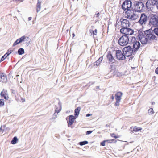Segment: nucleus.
I'll return each mask as SVG.
<instances>
[{"label":"nucleus","mask_w":158,"mask_h":158,"mask_svg":"<svg viewBox=\"0 0 158 158\" xmlns=\"http://www.w3.org/2000/svg\"><path fill=\"white\" fill-rule=\"evenodd\" d=\"M91 115H92V114H90L88 113L86 114V116L87 117H89V116H91Z\"/></svg>","instance_id":"nucleus-48"},{"label":"nucleus","mask_w":158,"mask_h":158,"mask_svg":"<svg viewBox=\"0 0 158 158\" xmlns=\"http://www.w3.org/2000/svg\"><path fill=\"white\" fill-rule=\"evenodd\" d=\"M151 103L152 105H153L155 104V103L154 102H152Z\"/></svg>","instance_id":"nucleus-54"},{"label":"nucleus","mask_w":158,"mask_h":158,"mask_svg":"<svg viewBox=\"0 0 158 158\" xmlns=\"http://www.w3.org/2000/svg\"><path fill=\"white\" fill-rule=\"evenodd\" d=\"M131 9H129V10H127L125 12V17L127 19H129L133 11L131 10Z\"/></svg>","instance_id":"nucleus-18"},{"label":"nucleus","mask_w":158,"mask_h":158,"mask_svg":"<svg viewBox=\"0 0 158 158\" xmlns=\"http://www.w3.org/2000/svg\"><path fill=\"white\" fill-rule=\"evenodd\" d=\"M73 1H74V0H72Z\"/></svg>","instance_id":"nucleus-59"},{"label":"nucleus","mask_w":158,"mask_h":158,"mask_svg":"<svg viewBox=\"0 0 158 158\" xmlns=\"http://www.w3.org/2000/svg\"><path fill=\"white\" fill-rule=\"evenodd\" d=\"M103 60L102 57H100L95 62L94 65H96V66H98L99 65L100 63Z\"/></svg>","instance_id":"nucleus-26"},{"label":"nucleus","mask_w":158,"mask_h":158,"mask_svg":"<svg viewBox=\"0 0 158 158\" xmlns=\"http://www.w3.org/2000/svg\"><path fill=\"white\" fill-rule=\"evenodd\" d=\"M146 8L148 10H152L155 8H157L156 0H147L145 3Z\"/></svg>","instance_id":"nucleus-6"},{"label":"nucleus","mask_w":158,"mask_h":158,"mask_svg":"<svg viewBox=\"0 0 158 158\" xmlns=\"http://www.w3.org/2000/svg\"><path fill=\"white\" fill-rule=\"evenodd\" d=\"M18 141V139L16 136H15L11 141V143L12 144H15Z\"/></svg>","instance_id":"nucleus-28"},{"label":"nucleus","mask_w":158,"mask_h":158,"mask_svg":"<svg viewBox=\"0 0 158 158\" xmlns=\"http://www.w3.org/2000/svg\"><path fill=\"white\" fill-rule=\"evenodd\" d=\"M124 53H122L120 50H117L116 51V56L118 60H124L126 59V55Z\"/></svg>","instance_id":"nucleus-10"},{"label":"nucleus","mask_w":158,"mask_h":158,"mask_svg":"<svg viewBox=\"0 0 158 158\" xmlns=\"http://www.w3.org/2000/svg\"><path fill=\"white\" fill-rule=\"evenodd\" d=\"M7 95H5L3 97H4V98L6 100L8 99L9 98V97H7L6 96Z\"/></svg>","instance_id":"nucleus-49"},{"label":"nucleus","mask_w":158,"mask_h":158,"mask_svg":"<svg viewBox=\"0 0 158 158\" xmlns=\"http://www.w3.org/2000/svg\"><path fill=\"white\" fill-rule=\"evenodd\" d=\"M94 82H93V83H92V84H94Z\"/></svg>","instance_id":"nucleus-60"},{"label":"nucleus","mask_w":158,"mask_h":158,"mask_svg":"<svg viewBox=\"0 0 158 158\" xmlns=\"http://www.w3.org/2000/svg\"><path fill=\"white\" fill-rule=\"evenodd\" d=\"M106 57L107 60L109 61L110 64H112L115 62V60L114 59L113 56L112 55L111 52H109L108 53L106 56Z\"/></svg>","instance_id":"nucleus-15"},{"label":"nucleus","mask_w":158,"mask_h":158,"mask_svg":"<svg viewBox=\"0 0 158 158\" xmlns=\"http://www.w3.org/2000/svg\"><path fill=\"white\" fill-rule=\"evenodd\" d=\"M24 53V50L22 48H20L18 50L17 54H18L19 55H22Z\"/></svg>","instance_id":"nucleus-27"},{"label":"nucleus","mask_w":158,"mask_h":158,"mask_svg":"<svg viewBox=\"0 0 158 158\" xmlns=\"http://www.w3.org/2000/svg\"><path fill=\"white\" fill-rule=\"evenodd\" d=\"M11 92L13 94H15L16 92V91L15 90L11 89Z\"/></svg>","instance_id":"nucleus-47"},{"label":"nucleus","mask_w":158,"mask_h":158,"mask_svg":"<svg viewBox=\"0 0 158 158\" xmlns=\"http://www.w3.org/2000/svg\"><path fill=\"white\" fill-rule=\"evenodd\" d=\"M7 57V56L5 54L2 57L0 62H1L3 61Z\"/></svg>","instance_id":"nucleus-36"},{"label":"nucleus","mask_w":158,"mask_h":158,"mask_svg":"<svg viewBox=\"0 0 158 158\" xmlns=\"http://www.w3.org/2000/svg\"><path fill=\"white\" fill-rule=\"evenodd\" d=\"M88 143V142L87 141H83L80 142L79 143V144L81 146H83L87 144Z\"/></svg>","instance_id":"nucleus-30"},{"label":"nucleus","mask_w":158,"mask_h":158,"mask_svg":"<svg viewBox=\"0 0 158 158\" xmlns=\"http://www.w3.org/2000/svg\"><path fill=\"white\" fill-rule=\"evenodd\" d=\"M134 49L132 48L131 45H128L123 48L122 49L123 52L125 53L126 56L127 57H129L131 56H131L133 57L134 56L136 53L137 52H134Z\"/></svg>","instance_id":"nucleus-2"},{"label":"nucleus","mask_w":158,"mask_h":158,"mask_svg":"<svg viewBox=\"0 0 158 158\" xmlns=\"http://www.w3.org/2000/svg\"><path fill=\"white\" fill-rule=\"evenodd\" d=\"M130 129L131 130V131H135V132L139 131H141L142 130V128L140 127H138L136 126H135L134 127H130Z\"/></svg>","instance_id":"nucleus-22"},{"label":"nucleus","mask_w":158,"mask_h":158,"mask_svg":"<svg viewBox=\"0 0 158 158\" xmlns=\"http://www.w3.org/2000/svg\"><path fill=\"white\" fill-rule=\"evenodd\" d=\"M13 52V50H8L7 52L5 54L7 56H8L12 52Z\"/></svg>","instance_id":"nucleus-35"},{"label":"nucleus","mask_w":158,"mask_h":158,"mask_svg":"<svg viewBox=\"0 0 158 158\" xmlns=\"http://www.w3.org/2000/svg\"><path fill=\"white\" fill-rule=\"evenodd\" d=\"M3 130L2 129V127H1L0 128V132H2V131H3Z\"/></svg>","instance_id":"nucleus-52"},{"label":"nucleus","mask_w":158,"mask_h":158,"mask_svg":"<svg viewBox=\"0 0 158 158\" xmlns=\"http://www.w3.org/2000/svg\"><path fill=\"white\" fill-rule=\"evenodd\" d=\"M111 136L112 137H113L115 139H117L119 138V136H116L115 134L114 133H112L111 134Z\"/></svg>","instance_id":"nucleus-37"},{"label":"nucleus","mask_w":158,"mask_h":158,"mask_svg":"<svg viewBox=\"0 0 158 158\" xmlns=\"http://www.w3.org/2000/svg\"><path fill=\"white\" fill-rule=\"evenodd\" d=\"M6 95V94L2 92H1L0 93V95L2 97H3Z\"/></svg>","instance_id":"nucleus-45"},{"label":"nucleus","mask_w":158,"mask_h":158,"mask_svg":"<svg viewBox=\"0 0 158 158\" xmlns=\"http://www.w3.org/2000/svg\"><path fill=\"white\" fill-rule=\"evenodd\" d=\"M72 35H73V37H74L75 36V34L74 33H73Z\"/></svg>","instance_id":"nucleus-57"},{"label":"nucleus","mask_w":158,"mask_h":158,"mask_svg":"<svg viewBox=\"0 0 158 158\" xmlns=\"http://www.w3.org/2000/svg\"><path fill=\"white\" fill-rule=\"evenodd\" d=\"M137 31L138 34V38L139 39L142 38V37L145 36V35H144V33L141 29H139V30H137Z\"/></svg>","instance_id":"nucleus-23"},{"label":"nucleus","mask_w":158,"mask_h":158,"mask_svg":"<svg viewBox=\"0 0 158 158\" xmlns=\"http://www.w3.org/2000/svg\"><path fill=\"white\" fill-rule=\"evenodd\" d=\"M139 40L143 44H147L148 41V38L145 37V36L142 37V38H140Z\"/></svg>","instance_id":"nucleus-19"},{"label":"nucleus","mask_w":158,"mask_h":158,"mask_svg":"<svg viewBox=\"0 0 158 158\" xmlns=\"http://www.w3.org/2000/svg\"><path fill=\"white\" fill-rule=\"evenodd\" d=\"M13 1H20L21 2H22L21 0H13Z\"/></svg>","instance_id":"nucleus-58"},{"label":"nucleus","mask_w":158,"mask_h":158,"mask_svg":"<svg viewBox=\"0 0 158 158\" xmlns=\"http://www.w3.org/2000/svg\"><path fill=\"white\" fill-rule=\"evenodd\" d=\"M144 34L146 35V38L149 40L155 39L156 36L153 33V31L151 29H149L144 31Z\"/></svg>","instance_id":"nucleus-9"},{"label":"nucleus","mask_w":158,"mask_h":158,"mask_svg":"<svg viewBox=\"0 0 158 158\" xmlns=\"http://www.w3.org/2000/svg\"><path fill=\"white\" fill-rule=\"evenodd\" d=\"M58 106L59 107V109H58V107H57L56 106L55 111L57 113H59L61 110V106L60 102L58 103Z\"/></svg>","instance_id":"nucleus-24"},{"label":"nucleus","mask_w":158,"mask_h":158,"mask_svg":"<svg viewBox=\"0 0 158 158\" xmlns=\"http://www.w3.org/2000/svg\"><path fill=\"white\" fill-rule=\"evenodd\" d=\"M31 19H32L31 17H28V21H30L31 20Z\"/></svg>","instance_id":"nucleus-51"},{"label":"nucleus","mask_w":158,"mask_h":158,"mask_svg":"<svg viewBox=\"0 0 158 158\" xmlns=\"http://www.w3.org/2000/svg\"><path fill=\"white\" fill-rule=\"evenodd\" d=\"M96 89H99V86H97L96 87Z\"/></svg>","instance_id":"nucleus-55"},{"label":"nucleus","mask_w":158,"mask_h":158,"mask_svg":"<svg viewBox=\"0 0 158 158\" xmlns=\"http://www.w3.org/2000/svg\"><path fill=\"white\" fill-rule=\"evenodd\" d=\"M154 112L152 108H151L148 110V113L149 115H152L154 114Z\"/></svg>","instance_id":"nucleus-32"},{"label":"nucleus","mask_w":158,"mask_h":158,"mask_svg":"<svg viewBox=\"0 0 158 158\" xmlns=\"http://www.w3.org/2000/svg\"><path fill=\"white\" fill-rule=\"evenodd\" d=\"M141 1H135L133 0V6L131 8L133 12H142L146 9L145 2Z\"/></svg>","instance_id":"nucleus-1"},{"label":"nucleus","mask_w":158,"mask_h":158,"mask_svg":"<svg viewBox=\"0 0 158 158\" xmlns=\"http://www.w3.org/2000/svg\"><path fill=\"white\" fill-rule=\"evenodd\" d=\"M105 126L106 127H108L109 126V125L108 124H106Z\"/></svg>","instance_id":"nucleus-56"},{"label":"nucleus","mask_w":158,"mask_h":158,"mask_svg":"<svg viewBox=\"0 0 158 158\" xmlns=\"http://www.w3.org/2000/svg\"><path fill=\"white\" fill-rule=\"evenodd\" d=\"M26 38L28 39V38H26L25 36H23L18 39L14 43L12 46L14 47L19 44L23 42L25 40Z\"/></svg>","instance_id":"nucleus-16"},{"label":"nucleus","mask_w":158,"mask_h":158,"mask_svg":"<svg viewBox=\"0 0 158 158\" xmlns=\"http://www.w3.org/2000/svg\"><path fill=\"white\" fill-rule=\"evenodd\" d=\"M138 16L134 13H132L130 17L129 18L131 20H135L137 19Z\"/></svg>","instance_id":"nucleus-25"},{"label":"nucleus","mask_w":158,"mask_h":158,"mask_svg":"<svg viewBox=\"0 0 158 158\" xmlns=\"http://www.w3.org/2000/svg\"><path fill=\"white\" fill-rule=\"evenodd\" d=\"M122 95L123 93L121 92H118L115 94V97L116 101L115 103V106H118L119 105V102L121 101Z\"/></svg>","instance_id":"nucleus-14"},{"label":"nucleus","mask_w":158,"mask_h":158,"mask_svg":"<svg viewBox=\"0 0 158 158\" xmlns=\"http://www.w3.org/2000/svg\"><path fill=\"white\" fill-rule=\"evenodd\" d=\"M7 77L6 74L4 73H0V82L2 83H6Z\"/></svg>","instance_id":"nucleus-17"},{"label":"nucleus","mask_w":158,"mask_h":158,"mask_svg":"<svg viewBox=\"0 0 158 158\" xmlns=\"http://www.w3.org/2000/svg\"><path fill=\"white\" fill-rule=\"evenodd\" d=\"M76 118L75 116H74L73 115H71L66 118V119L67 120L68 127H70L73 125L74 120L76 119Z\"/></svg>","instance_id":"nucleus-12"},{"label":"nucleus","mask_w":158,"mask_h":158,"mask_svg":"<svg viewBox=\"0 0 158 158\" xmlns=\"http://www.w3.org/2000/svg\"><path fill=\"white\" fill-rule=\"evenodd\" d=\"M155 73L157 74H158V67H157L155 69Z\"/></svg>","instance_id":"nucleus-43"},{"label":"nucleus","mask_w":158,"mask_h":158,"mask_svg":"<svg viewBox=\"0 0 158 158\" xmlns=\"http://www.w3.org/2000/svg\"><path fill=\"white\" fill-rule=\"evenodd\" d=\"M26 38H28V39H25V40L23 41L25 42V44H26L27 46H28L30 42V40H29V38L25 36Z\"/></svg>","instance_id":"nucleus-31"},{"label":"nucleus","mask_w":158,"mask_h":158,"mask_svg":"<svg viewBox=\"0 0 158 158\" xmlns=\"http://www.w3.org/2000/svg\"><path fill=\"white\" fill-rule=\"evenodd\" d=\"M111 98L112 100H113L114 99V97L113 95H112V96H111Z\"/></svg>","instance_id":"nucleus-53"},{"label":"nucleus","mask_w":158,"mask_h":158,"mask_svg":"<svg viewBox=\"0 0 158 158\" xmlns=\"http://www.w3.org/2000/svg\"><path fill=\"white\" fill-rule=\"evenodd\" d=\"M133 4V0H125L123 3L121 5V8L123 10L125 11L127 10L131 9L132 8V4Z\"/></svg>","instance_id":"nucleus-5"},{"label":"nucleus","mask_w":158,"mask_h":158,"mask_svg":"<svg viewBox=\"0 0 158 158\" xmlns=\"http://www.w3.org/2000/svg\"><path fill=\"white\" fill-rule=\"evenodd\" d=\"M120 21L121 23L122 28H125L130 26V23L128 20L121 18L120 19Z\"/></svg>","instance_id":"nucleus-13"},{"label":"nucleus","mask_w":158,"mask_h":158,"mask_svg":"<svg viewBox=\"0 0 158 158\" xmlns=\"http://www.w3.org/2000/svg\"><path fill=\"white\" fill-rule=\"evenodd\" d=\"M95 15H96V17L98 19L99 18V16L100 15V14L99 12H98L97 13L95 14Z\"/></svg>","instance_id":"nucleus-44"},{"label":"nucleus","mask_w":158,"mask_h":158,"mask_svg":"<svg viewBox=\"0 0 158 158\" xmlns=\"http://www.w3.org/2000/svg\"><path fill=\"white\" fill-rule=\"evenodd\" d=\"M42 3V1L41 0H38L37 3L36 5V11L38 13L40 10L41 8V4Z\"/></svg>","instance_id":"nucleus-21"},{"label":"nucleus","mask_w":158,"mask_h":158,"mask_svg":"<svg viewBox=\"0 0 158 158\" xmlns=\"http://www.w3.org/2000/svg\"><path fill=\"white\" fill-rule=\"evenodd\" d=\"M149 18L150 19L149 21V25L155 27L158 26V15H151L150 16Z\"/></svg>","instance_id":"nucleus-8"},{"label":"nucleus","mask_w":158,"mask_h":158,"mask_svg":"<svg viewBox=\"0 0 158 158\" xmlns=\"http://www.w3.org/2000/svg\"><path fill=\"white\" fill-rule=\"evenodd\" d=\"M148 16L145 13L141 14L138 23L141 25L145 24L148 20Z\"/></svg>","instance_id":"nucleus-11"},{"label":"nucleus","mask_w":158,"mask_h":158,"mask_svg":"<svg viewBox=\"0 0 158 158\" xmlns=\"http://www.w3.org/2000/svg\"><path fill=\"white\" fill-rule=\"evenodd\" d=\"M136 30L135 31H134V34L133 35H136V34H138L137 31V30Z\"/></svg>","instance_id":"nucleus-46"},{"label":"nucleus","mask_w":158,"mask_h":158,"mask_svg":"<svg viewBox=\"0 0 158 158\" xmlns=\"http://www.w3.org/2000/svg\"><path fill=\"white\" fill-rule=\"evenodd\" d=\"M131 36L128 37L123 35L121 37L118 41L119 44L122 46H125L129 44L130 39Z\"/></svg>","instance_id":"nucleus-4"},{"label":"nucleus","mask_w":158,"mask_h":158,"mask_svg":"<svg viewBox=\"0 0 158 158\" xmlns=\"http://www.w3.org/2000/svg\"><path fill=\"white\" fill-rule=\"evenodd\" d=\"M105 141H106V142H107L109 143H114L116 142V140L114 139L106 140Z\"/></svg>","instance_id":"nucleus-33"},{"label":"nucleus","mask_w":158,"mask_h":158,"mask_svg":"<svg viewBox=\"0 0 158 158\" xmlns=\"http://www.w3.org/2000/svg\"><path fill=\"white\" fill-rule=\"evenodd\" d=\"M81 108L80 107H78L76 108L74 110V115L76 117H77L79 114L80 111L81 110Z\"/></svg>","instance_id":"nucleus-20"},{"label":"nucleus","mask_w":158,"mask_h":158,"mask_svg":"<svg viewBox=\"0 0 158 158\" xmlns=\"http://www.w3.org/2000/svg\"><path fill=\"white\" fill-rule=\"evenodd\" d=\"M106 142V141L105 140H104L102 142L100 143V145L102 146H104L105 145V143Z\"/></svg>","instance_id":"nucleus-40"},{"label":"nucleus","mask_w":158,"mask_h":158,"mask_svg":"<svg viewBox=\"0 0 158 158\" xmlns=\"http://www.w3.org/2000/svg\"><path fill=\"white\" fill-rule=\"evenodd\" d=\"M89 32L91 34V35L93 34L94 35H96L97 33V29H96L94 30L92 29H90Z\"/></svg>","instance_id":"nucleus-29"},{"label":"nucleus","mask_w":158,"mask_h":158,"mask_svg":"<svg viewBox=\"0 0 158 158\" xmlns=\"http://www.w3.org/2000/svg\"><path fill=\"white\" fill-rule=\"evenodd\" d=\"M120 32L123 35L128 37L129 35H132L134 34V30L128 27L122 28L120 29Z\"/></svg>","instance_id":"nucleus-7"},{"label":"nucleus","mask_w":158,"mask_h":158,"mask_svg":"<svg viewBox=\"0 0 158 158\" xmlns=\"http://www.w3.org/2000/svg\"><path fill=\"white\" fill-rule=\"evenodd\" d=\"M157 4V9H158V0H156Z\"/></svg>","instance_id":"nucleus-50"},{"label":"nucleus","mask_w":158,"mask_h":158,"mask_svg":"<svg viewBox=\"0 0 158 158\" xmlns=\"http://www.w3.org/2000/svg\"><path fill=\"white\" fill-rule=\"evenodd\" d=\"M4 105V102L3 99H0V106H3Z\"/></svg>","instance_id":"nucleus-38"},{"label":"nucleus","mask_w":158,"mask_h":158,"mask_svg":"<svg viewBox=\"0 0 158 158\" xmlns=\"http://www.w3.org/2000/svg\"><path fill=\"white\" fill-rule=\"evenodd\" d=\"M24 101H25V100H24ZM22 102H23V101H22Z\"/></svg>","instance_id":"nucleus-61"},{"label":"nucleus","mask_w":158,"mask_h":158,"mask_svg":"<svg viewBox=\"0 0 158 158\" xmlns=\"http://www.w3.org/2000/svg\"><path fill=\"white\" fill-rule=\"evenodd\" d=\"M92 132H93L92 131L89 130V131H87L86 132V135H88L90 134H91Z\"/></svg>","instance_id":"nucleus-41"},{"label":"nucleus","mask_w":158,"mask_h":158,"mask_svg":"<svg viewBox=\"0 0 158 158\" xmlns=\"http://www.w3.org/2000/svg\"><path fill=\"white\" fill-rule=\"evenodd\" d=\"M156 27L155 28L154 30L153 31L155 34L157 36H158V26Z\"/></svg>","instance_id":"nucleus-34"},{"label":"nucleus","mask_w":158,"mask_h":158,"mask_svg":"<svg viewBox=\"0 0 158 158\" xmlns=\"http://www.w3.org/2000/svg\"><path fill=\"white\" fill-rule=\"evenodd\" d=\"M130 45H132L133 48L134 49V52L138 50L140 46V44L139 41L137 40L136 38L133 36L131 37L129 42Z\"/></svg>","instance_id":"nucleus-3"},{"label":"nucleus","mask_w":158,"mask_h":158,"mask_svg":"<svg viewBox=\"0 0 158 158\" xmlns=\"http://www.w3.org/2000/svg\"><path fill=\"white\" fill-rule=\"evenodd\" d=\"M58 113H57L55 111V113H54L53 115L52 118L53 119H55L56 118V116L57 115V114Z\"/></svg>","instance_id":"nucleus-39"},{"label":"nucleus","mask_w":158,"mask_h":158,"mask_svg":"<svg viewBox=\"0 0 158 158\" xmlns=\"http://www.w3.org/2000/svg\"><path fill=\"white\" fill-rule=\"evenodd\" d=\"M1 92H2L3 93L5 94L6 95H7V91L6 90L3 89L2 91Z\"/></svg>","instance_id":"nucleus-42"}]
</instances>
